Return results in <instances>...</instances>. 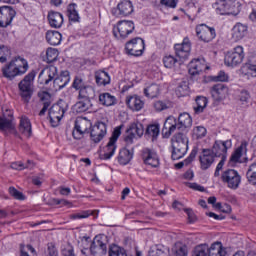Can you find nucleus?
Masks as SVG:
<instances>
[{
    "instance_id": "1",
    "label": "nucleus",
    "mask_w": 256,
    "mask_h": 256,
    "mask_svg": "<svg viewBox=\"0 0 256 256\" xmlns=\"http://www.w3.org/2000/svg\"><path fill=\"white\" fill-rule=\"evenodd\" d=\"M191 125H193V118L187 112L181 113L178 120L174 116H168L164 122L162 133L164 137H171L177 129L184 131V129L191 128Z\"/></svg>"
},
{
    "instance_id": "2",
    "label": "nucleus",
    "mask_w": 256,
    "mask_h": 256,
    "mask_svg": "<svg viewBox=\"0 0 256 256\" xmlns=\"http://www.w3.org/2000/svg\"><path fill=\"white\" fill-rule=\"evenodd\" d=\"M2 77L13 81L15 77H21L29 71V63L21 56L15 57L9 63L5 64L2 69Z\"/></svg>"
},
{
    "instance_id": "3",
    "label": "nucleus",
    "mask_w": 256,
    "mask_h": 256,
    "mask_svg": "<svg viewBox=\"0 0 256 256\" xmlns=\"http://www.w3.org/2000/svg\"><path fill=\"white\" fill-rule=\"evenodd\" d=\"M172 159L179 161L183 159L189 149V138H187V132H178L172 137Z\"/></svg>"
},
{
    "instance_id": "4",
    "label": "nucleus",
    "mask_w": 256,
    "mask_h": 256,
    "mask_svg": "<svg viewBox=\"0 0 256 256\" xmlns=\"http://www.w3.org/2000/svg\"><path fill=\"white\" fill-rule=\"evenodd\" d=\"M35 81V72H29L19 83L18 93L24 103H29L33 97V83Z\"/></svg>"
},
{
    "instance_id": "5",
    "label": "nucleus",
    "mask_w": 256,
    "mask_h": 256,
    "mask_svg": "<svg viewBox=\"0 0 256 256\" xmlns=\"http://www.w3.org/2000/svg\"><path fill=\"white\" fill-rule=\"evenodd\" d=\"M69 109V104L64 100H60L54 104L49 110V119L52 127H57L61 123V119L65 116Z\"/></svg>"
},
{
    "instance_id": "6",
    "label": "nucleus",
    "mask_w": 256,
    "mask_h": 256,
    "mask_svg": "<svg viewBox=\"0 0 256 256\" xmlns=\"http://www.w3.org/2000/svg\"><path fill=\"white\" fill-rule=\"evenodd\" d=\"M135 31V23L131 20H122L113 28V35L116 39H127Z\"/></svg>"
},
{
    "instance_id": "7",
    "label": "nucleus",
    "mask_w": 256,
    "mask_h": 256,
    "mask_svg": "<svg viewBox=\"0 0 256 256\" xmlns=\"http://www.w3.org/2000/svg\"><path fill=\"white\" fill-rule=\"evenodd\" d=\"M245 59L243 46H236L232 51L227 52L224 58V63L227 67H237L241 65Z\"/></svg>"
},
{
    "instance_id": "8",
    "label": "nucleus",
    "mask_w": 256,
    "mask_h": 256,
    "mask_svg": "<svg viewBox=\"0 0 256 256\" xmlns=\"http://www.w3.org/2000/svg\"><path fill=\"white\" fill-rule=\"evenodd\" d=\"M91 121L87 118H78L75 121V126L72 132L74 139H83L87 133H90L92 128Z\"/></svg>"
},
{
    "instance_id": "9",
    "label": "nucleus",
    "mask_w": 256,
    "mask_h": 256,
    "mask_svg": "<svg viewBox=\"0 0 256 256\" xmlns=\"http://www.w3.org/2000/svg\"><path fill=\"white\" fill-rule=\"evenodd\" d=\"M126 53L128 55H133L134 57H141L145 51V40L136 37L126 43L125 46Z\"/></svg>"
},
{
    "instance_id": "10",
    "label": "nucleus",
    "mask_w": 256,
    "mask_h": 256,
    "mask_svg": "<svg viewBox=\"0 0 256 256\" xmlns=\"http://www.w3.org/2000/svg\"><path fill=\"white\" fill-rule=\"evenodd\" d=\"M221 180L229 189H238L241 184V175L236 170L228 169L222 173Z\"/></svg>"
},
{
    "instance_id": "11",
    "label": "nucleus",
    "mask_w": 256,
    "mask_h": 256,
    "mask_svg": "<svg viewBox=\"0 0 256 256\" xmlns=\"http://www.w3.org/2000/svg\"><path fill=\"white\" fill-rule=\"evenodd\" d=\"M121 136V127H117L114 129L113 134L105 147L104 154L101 155V159H111L113 155H115V151H117V140Z\"/></svg>"
},
{
    "instance_id": "12",
    "label": "nucleus",
    "mask_w": 256,
    "mask_h": 256,
    "mask_svg": "<svg viewBox=\"0 0 256 256\" xmlns=\"http://www.w3.org/2000/svg\"><path fill=\"white\" fill-rule=\"evenodd\" d=\"M57 75H59L57 67L54 65L45 67L38 76V83H40V85H51V83H54Z\"/></svg>"
},
{
    "instance_id": "13",
    "label": "nucleus",
    "mask_w": 256,
    "mask_h": 256,
    "mask_svg": "<svg viewBox=\"0 0 256 256\" xmlns=\"http://www.w3.org/2000/svg\"><path fill=\"white\" fill-rule=\"evenodd\" d=\"M196 36L200 41L204 43H209L213 41L215 37H217V33L215 32V28L207 26V24H199L196 26Z\"/></svg>"
},
{
    "instance_id": "14",
    "label": "nucleus",
    "mask_w": 256,
    "mask_h": 256,
    "mask_svg": "<svg viewBox=\"0 0 256 256\" xmlns=\"http://www.w3.org/2000/svg\"><path fill=\"white\" fill-rule=\"evenodd\" d=\"M233 147V142L229 139L226 141L216 140L210 150L215 157H222L225 159L227 157V150Z\"/></svg>"
},
{
    "instance_id": "15",
    "label": "nucleus",
    "mask_w": 256,
    "mask_h": 256,
    "mask_svg": "<svg viewBox=\"0 0 256 256\" xmlns=\"http://www.w3.org/2000/svg\"><path fill=\"white\" fill-rule=\"evenodd\" d=\"M0 131L1 133H14L15 124H13V112L11 110H6L3 112L2 117H0Z\"/></svg>"
},
{
    "instance_id": "16",
    "label": "nucleus",
    "mask_w": 256,
    "mask_h": 256,
    "mask_svg": "<svg viewBox=\"0 0 256 256\" xmlns=\"http://www.w3.org/2000/svg\"><path fill=\"white\" fill-rule=\"evenodd\" d=\"M89 133L90 139L93 143H101V141H103L105 138V135H107V125H105L103 122H99L98 124L92 126Z\"/></svg>"
},
{
    "instance_id": "17",
    "label": "nucleus",
    "mask_w": 256,
    "mask_h": 256,
    "mask_svg": "<svg viewBox=\"0 0 256 256\" xmlns=\"http://www.w3.org/2000/svg\"><path fill=\"white\" fill-rule=\"evenodd\" d=\"M17 13L10 6L0 7V27H9L13 19H15Z\"/></svg>"
},
{
    "instance_id": "18",
    "label": "nucleus",
    "mask_w": 256,
    "mask_h": 256,
    "mask_svg": "<svg viewBox=\"0 0 256 256\" xmlns=\"http://www.w3.org/2000/svg\"><path fill=\"white\" fill-rule=\"evenodd\" d=\"M142 159L144 165H148L152 168L159 167V156L157 155V152L151 148H144L142 150Z\"/></svg>"
},
{
    "instance_id": "19",
    "label": "nucleus",
    "mask_w": 256,
    "mask_h": 256,
    "mask_svg": "<svg viewBox=\"0 0 256 256\" xmlns=\"http://www.w3.org/2000/svg\"><path fill=\"white\" fill-rule=\"evenodd\" d=\"M174 49L176 56L185 61L191 55V42L185 38L181 44H175Z\"/></svg>"
},
{
    "instance_id": "20",
    "label": "nucleus",
    "mask_w": 256,
    "mask_h": 256,
    "mask_svg": "<svg viewBox=\"0 0 256 256\" xmlns=\"http://www.w3.org/2000/svg\"><path fill=\"white\" fill-rule=\"evenodd\" d=\"M90 253L94 256H103L107 254V244L101 240V237L96 236L90 246Z\"/></svg>"
},
{
    "instance_id": "21",
    "label": "nucleus",
    "mask_w": 256,
    "mask_h": 256,
    "mask_svg": "<svg viewBox=\"0 0 256 256\" xmlns=\"http://www.w3.org/2000/svg\"><path fill=\"white\" fill-rule=\"evenodd\" d=\"M188 67H189L188 71L192 76L199 75V73H203L205 69H209L205 62V59L203 58H196L191 60Z\"/></svg>"
},
{
    "instance_id": "22",
    "label": "nucleus",
    "mask_w": 256,
    "mask_h": 256,
    "mask_svg": "<svg viewBox=\"0 0 256 256\" xmlns=\"http://www.w3.org/2000/svg\"><path fill=\"white\" fill-rule=\"evenodd\" d=\"M229 88L225 84H216L211 88V95L214 101H223L227 98Z\"/></svg>"
},
{
    "instance_id": "23",
    "label": "nucleus",
    "mask_w": 256,
    "mask_h": 256,
    "mask_svg": "<svg viewBox=\"0 0 256 256\" xmlns=\"http://www.w3.org/2000/svg\"><path fill=\"white\" fill-rule=\"evenodd\" d=\"M69 81H71V76L69 75V71H64L60 75L57 74L56 79L53 82V89L55 91H61L64 87L69 85Z\"/></svg>"
},
{
    "instance_id": "24",
    "label": "nucleus",
    "mask_w": 256,
    "mask_h": 256,
    "mask_svg": "<svg viewBox=\"0 0 256 256\" xmlns=\"http://www.w3.org/2000/svg\"><path fill=\"white\" fill-rule=\"evenodd\" d=\"M200 159V166L203 171H206V169H209L211 165H213L215 161V156L211 152V149H203L202 154L199 156Z\"/></svg>"
},
{
    "instance_id": "25",
    "label": "nucleus",
    "mask_w": 256,
    "mask_h": 256,
    "mask_svg": "<svg viewBox=\"0 0 256 256\" xmlns=\"http://www.w3.org/2000/svg\"><path fill=\"white\" fill-rule=\"evenodd\" d=\"M214 9L218 15H230V13H233L231 0H217L214 4Z\"/></svg>"
},
{
    "instance_id": "26",
    "label": "nucleus",
    "mask_w": 256,
    "mask_h": 256,
    "mask_svg": "<svg viewBox=\"0 0 256 256\" xmlns=\"http://www.w3.org/2000/svg\"><path fill=\"white\" fill-rule=\"evenodd\" d=\"M126 105L131 109V111H141L145 106V102L137 95L127 96Z\"/></svg>"
},
{
    "instance_id": "27",
    "label": "nucleus",
    "mask_w": 256,
    "mask_h": 256,
    "mask_svg": "<svg viewBox=\"0 0 256 256\" xmlns=\"http://www.w3.org/2000/svg\"><path fill=\"white\" fill-rule=\"evenodd\" d=\"M48 21L50 27L53 29H61L63 27V14L55 11H50L48 13Z\"/></svg>"
},
{
    "instance_id": "28",
    "label": "nucleus",
    "mask_w": 256,
    "mask_h": 256,
    "mask_svg": "<svg viewBox=\"0 0 256 256\" xmlns=\"http://www.w3.org/2000/svg\"><path fill=\"white\" fill-rule=\"evenodd\" d=\"M117 9L119 11V15H122V17H127L133 13V2L130 0H123L117 5Z\"/></svg>"
},
{
    "instance_id": "29",
    "label": "nucleus",
    "mask_w": 256,
    "mask_h": 256,
    "mask_svg": "<svg viewBox=\"0 0 256 256\" xmlns=\"http://www.w3.org/2000/svg\"><path fill=\"white\" fill-rule=\"evenodd\" d=\"M63 39V36L59 33V31L55 30H48L46 32V41L49 43V45H61V41Z\"/></svg>"
},
{
    "instance_id": "30",
    "label": "nucleus",
    "mask_w": 256,
    "mask_h": 256,
    "mask_svg": "<svg viewBox=\"0 0 256 256\" xmlns=\"http://www.w3.org/2000/svg\"><path fill=\"white\" fill-rule=\"evenodd\" d=\"M247 35V27L242 23H237L232 29V37L234 41H241Z\"/></svg>"
},
{
    "instance_id": "31",
    "label": "nucleus",
    "mask_w": 256,
    "mask_h": 256,
    "mask_svg": "<svg viewBox=\"0 0 256 256\" xmlns=\"http://www.w3.org/2000/svg\"><path fill=\"white\" fill-rule=\"evenodd\" d=\"M95 81L99 87H105V85L111 83V77L109 76V73L99 70L95 72Z\"/></svg>"
},
{
    "instance_id": "32",
    "label": "nucleus",
    "mask_w": 256,
    "mask_h": 256,
    "mask_svg": "<svg viewBox=\"0 0 256 256\" xmlns=\"http://www.w3.org/2000/svg\"><path fill=\"white\" fill-rule=\"evenodd\" d=\"M247 145V141H243L241 145L235 150L230 158L232 163H239L241 157L247 153Z\"/></svg>"
},
{
    "instance_id": "33",
    "label": "nucleus",
    "mask_w": 256,
    "mask_h": 256,
    "mask_svg": "<svg viewBox=\"0 0 256 256\" xmlns=\"http://www.w3.org/2000/svg\"><path fill=\"white\" fill-rule=\"evenodd\" d=\"M19 131L24 137H31V121L26 116H22L20 119Z\"/></svg>"
},
{
    "instance_id": "34",
    "label": "nucleus",
    "mask_w": 256,
    "mask_h": 256,
    "mask_svg": "<svg viewBox=\"0 0 256 256\" xmlns=\"http://www.w3.org/2000/svg\"><path fill=\"white\" fill-rule=\"evenodd\" d=\"M91 107H93L91 100L79 99V101L73 106V110L76 111V113H85L86 111H89Z\"/></svg>"
},
{
    "instance_id": "35",
    "label": "nucleus",
    "mask_w": 256,
    "mask_h": 256,
    "mask_svg": "<svg viewBox=\"0 0 256 256\" xmlns=\"http://www.w3.org/2000/svg\"><path fill=\"white\" fill-rule=\"evenodd\" d=\"M132 159H133V152H131L127 148H122L119 151L118 162L120 163V165H127L128 163L131 162Z\"/></svg>"
},
{
    "instance_id": "36",
    "label": "nucleus",
    "mask_w": 256,
    "mask_h": 256,
    "mask_svg": "<svg viewBox=\"0 0 256 256\" xmlns=\"http://www.w3.org/2000/svg\"><path fill=\"white\" fill-rule=\"evenodd\" d=\"M117 103V98L109 93H102L99 95V104L104 107H111Z\"/></svg>"
},
{
    "instance_id": "37",
    "label": "nucleus",
    "mask_w": 256,
    "mask_h": 256,
    "mask_svg": "<svg viewBox=\"0 0 256 256\" xmlns=\"http://www.w3.org/2000/svg\"><path fill=\"white\" fill-rule=\"evenodd\" d=\"M160 93L161 88L157 84H151L144 89V95L148 97V99H155V97H159Z\"/></svg>"
},
{
    "instance_id": "38",
    "label": "nucleus",
    "mask_w": 256,
    "mask_h": 256,
    "mask_svg": "<svg viewBox=\"0 0 256 256\" xmlns=\"http://www.w3.org/2000/svg\"><path fill=\"white\" fill-rule=\"evenodd\" d=\"M95 97V88L91 85H87L79 91L78 99L91 100Z\"/></svg>"
},
{
    "instance_id": "39",
    "label": "nucleus",
    "mask_w": 256,
    "mask_h": 256,
    "mask_svg": "<svg viewBox=\"0 0 256 256\" xmlns=\"http://www.w3.org/2000/svg\"><path fill=\"white\" fill-rule=\"evenodd\" d=\"M227 249L223 247L221 242H215L211 245L210 256H225Z\"/></svg>"
},
{
    "instance_id": "40",
    "label": "nucleus",
    "mask_w": 256,
    "mask_h": 256,
    "mask_svg": "<svg viewBox=\"0 0 256 256\" xmlns=\"http://www.w3.org/2000/svg\"><path fill=\"white\" fill-rule=\"evenodd\" d=\"M192 256H211V246L207 244L197 245L192 253Z\"/></svg>"
},
{
    "instance_id": "41",
    "label": "nucleus",
    "mask_w": 256,
    "mask_h": 256,
    "mask_svg": "<svg viewBox=\"0 0 256 256\" xmlns=\"http://www.w3.org/2000/svg\"><path fill=\"white\" fill-rule=\"evenodd\" d=\"M196 106H194L195 113H203L205 111V108L207 107V104L209 103V100H207V97L205 96H198L195 99Z\"/></svg>"
},
{
    "instance_id": "42",
    "label": "nucleus",
    "mask_w": 256,
    "mask_h": 256,
    "mask_svg": "<svg viewBox=\"0 0 256 256\" xmlns=\"http://www.w3.org/2000/svg\"><path fill=\"white\" fill-rule=\"evenodd\" d=\"M69 21L73 23H79L81 17H79V12H77V4L72 3L67 8Z\"/></svg>"
},
{
    "instance_id": "43",
    "label": "nucleus",
    "mask_w": 256,
    "mask_h": 256,
    "mask_svg": "<svg viewBox=\"0 0 256 256\" xmlns=\"http://www.w3.org/2000/svg\"><path fill=\"white\" fill-rule=\"evenodd\" d=\"M246 179L250 185H256V162L248 167L246 171Z\"/></svg>"
},
{
    "instance_id": "44",
    "label": "nucleus",
    "mask_w": 256,
    "mask_h": 256,
    "mask_svg": "<svg viewBox=\"0 0 256 256\" xmlns=\"http://www.w3.org/2000/svg\"><path fill=\"white\" fill-rule=\"evenodd\" d=\"M159 133H160L159 124H150L146 129L145 135H147V137L152 138V141H155V139L159 137Z\"/></svg>"
},
{
    "instance_id": "45",
    "label": "nucleus",
    "mask_w": 256,
    "mask_h": 256,
    "mask_svg": "<svg viewBox=\"0 0 256 256\" xmlns=\"http://www.w3.org/2000/svg\"><path fill=\"white\" fill-rule=\"evenodd\" d=\"M129 130L132 131L136 137H143V134L145 133V128L141 122L132 123Z\"/></svg>"
},
{
    "instance_id": "46",
    "label": "nucleus",
    "mask_w": 256,
    "mask_h": 256,
    "mask_svg": "<svg viewBox=\"0 0 256 256\" xmlns=\"http://www.w3.org/2000/svg\"><path fill=\"white\" fill-rule=\"evenodd\" d=\"M109 256H127V251L119 245L112 244L109 248Z\"/></svg>"
},
{
    "instance_id": "47",
    "label": "nucleus",
    "mask_w": 256,
    "mask_h": 256,
    "mask_svg": "<svg viewBox=\"0 0 256 256\" xmlns=\"http://www.w3.org/2000/svg\"><path fill=\"white\" fill-rule=\"evenodd\" d=\"M59 57V50L56 48H48L46 50V61L47 63H53L57 61V58Z\"/></svg>"
},
{
    "instance_id": "48",
    "label": "nucleus",
    "mask_w": 256,
    "mask_h": 256,
    "mask_svg": "<svg viewBox=\"0 0 256 256\" xmlns=\"http://www.w3.org/2000/svg\"><path fill=\"white\" fill-rule=\"evenodd\" d=\"M173 256H187L189 250L186 245H179L172 248Z\"/></svg>"
},
{
    "instance_id": "49",
    "label": "nucleus",
    "mask_w": 256,
    "mask_h": 256,
    "mask_svg": "<svg viewBox=\"0 0 256 256\" xmlns=\"http://www.w3.org/2000/svg\"><path fill=\"white\" fill-rule=\"evenodd\" d=\"M87 86V84L85 83V80H83V78L77 76L75 77L72 87L74 89H76V91H81L82 89H84Z\"/></svg>"
},
{
    "instance_id": "50",
    "label": "nucleus",
    "mask_w": 256,
    "mask_h": 256,
    "mask_svg": "<svg viewBox=\"0 0 256 256\" xmlns=\"http://www.w3.org/2000/svg\"><path fill=\"white\" fill-rule=\"evenodd\" d=\"M163 63L167 69H173V67H175V63H177V59L171 55H168L163 58Z\"/></svg>"
},
{
    "instance_id": "51",
    "label": "nucleus",
    "mask_w": 256,
    "mask_h": 256,
    "mask_svg": "<svg viewBox=\"0 0 256 256\" xmlns=\"http://www.w3.org/2000/svg\"><path fill=\"white\" fill-rule=\"evenodd\" d=\"M148 256H165V251L159 248V246H152L148 252Z\"/></svg>"
},
{
    "instance_id": "52",
    "label": "nucleus",
    "mask_w": 256,
    "mask_h": 256,
    "mask_svg": "<svg viewBox=\"0 0 256 256\" xmlns=\"http://www.w3.org/2000/svg\"><path fill=\"white\" fill-rule=\"evenodd\" d=\"M9 193L14 199H18L19 201H23L25 199V196L23 193L18 191L15 187H10L9 188Z\"/></svg>"
},
{
    "instance_id": "53",
    "label": "nucleus",
    "mask_w": 256,
    "mask_h": 256,
    "mask_svg": "<svg viewBox=\"0 0 256 256\" xmlns=\"http://www.w3.org/2000/svg\"><path fill=\"white\" fill-rule=\"evenodd\" d=\"M193 133L196 135L197 139H202V137L207 135V129H205L203 126H198L194 128Z\"/></svg>"
},
{
    "instance_id": "54",
    "label": "nucleus",
    "mask_w": 256,
    "mask_h": 256,
    "mask_svg": "<svg viewBox=\"0 0 256 256\" xmlns=\"http://www.w3.org/2000/svg\"><path fill=\"white\" fill-rule=\"evenodd\" d=\"M212 81L225 83L229 81V75L224 71H220L217 76H214Z\"/></svg>"
},
{
    "instance_id": "55",
    "label": "nucleus",
    "mask_w": 256,
    "mask_h": 256,
    "mask_svg": "<svg viewBox=\"0 0 256 256\" xmlns=\"http://www.w3.org/2000/svg\"><path fill=\"white\" fill-rule=\"evenodd\" d=\"M187 93H189V87L185 84L178 86L176 89V95H178V97H185Z\"/></svg>"
},
{
    "instance_id": "56",
    "label": "nucleus",
    "mask_w": 256,
    "mask_h": 256,
    "mask_svg": "<svg viewBox=\"0 0 256 256\" xmlns=\"http://www.w3.org/2000/svg\"><path fill=\"white\" fill-rule=\"evenodd\" d=\"M246 66L250 75H252V77H256V60L253 61V59H250Z\"/></svg>"
},
{
    "instance_id": "57",
    "label": "nucleus",
    "mask_w": 256,
    "mask_h": 256,
    "mask_svg": "<svg viewBox=\"0 0 256 256\" xmlns=\"http://www.w3.org/2000/svg\"><path fill=\"white\" fill-rule=\"evenodd\" d=\"M153 106L155 111H158V112L165 111V109H168L167 104L161 100L154 102Z\"/></svg>"
},
{
    "instance_id": "58",
    "label": "nucleus",
    "mask_w": 256,
    "mask_h": 256,
    "mask_svg": "<svg viewBox=\"0 0 256 256\" xmlns=\"http://www.w3.org/2000/svg\"><path fill=\"white\" fill-rule=\"evenodd\" d=\"M62 255L63 256H75V252L73 250V246H71V244L66 245L62 249Z\"/></svg>"
},
{
    "instance_id": "59",
    "label": "nucleus",
    "mask_w": 256,
    "mask_h": 256,
    "mask_svg": "<svg viewBox=\"0 0 256 256\" xmlns=\"http://www.w3.org/2000/svg\"><path fill=\"white\" fill-rule=\"evenodd\" d=\"M250 99H251V95L249 94V92H247V90L240 92L239 100L242 103H248Z\"/></svg>"
},
{
    "instance_id": "60",
    "label": "nucleus",
    "mask_w": 256,
    "mask_h": 256,
    "mask_svg": "<svg viewBox=\"0 0 256 256\" xmlns=\"http://www.w3.org/2000/svg\"><path fill=\"white\" fill-rule=\"evenodd\" d=\"M127 135L125 137V142L127 145H132L133 141L137 137L130 129L127 130Z\"/></svg>"
},
{
    "instance_id": "61",
    "label": "nucleus",
    "mask_w": 256,
    "mask_h": 256,
    "mask_svg": "<svg viewBox=\"0 0 256 256\" xmlns=\"http://www.w3.org/2000/svg\"><path fill=\"white\" fill-rule=\"evenodd\" d=\"M161 4L165 5V7H171V9H175V7H177V0H161Z\"/></svg>"
},
{
    "instance_id": "62",
    "label": "nucleus",
    "mask_w": 256,
    "mask_h": 256,
    "mask_svg": "<svg viewBox=\"0 0 256 256\" xmlns=\"http://www.w3.org/2000/svg\"><path fill=\"white\" fill-rule=\"evenodd\" d=\"M47 256H59V252H57V248L53 244L48 245V255Z\"/></svg>"
},
{
    "instance_id": "63",
    "label": "nucleus",
    "mask_w": 256,
    "mask_h": 256,
    "mask_svg": "<svg viewBox=\"0 0 256 256\" xmlns=\"http://www.w3.org/2000/svg\"><path fill=\"white\" fill-rule=\"evenodd\" d=\"M185 213L187 214L190 223H195L197 217L195 216V213H193V210L185 209Z\"/></svg>"
},
{
    "instance_id": "64",
    "label": "nucleus",
    "mask_w": 256,
    "mask_h": 256,
    "mask_svg": "<svg viewBox=\"0 0 256 256\" xmlns=\"http://www.w3.org/2000/svg\"><path fill=\"white\" fill-rule=\"evenodd\" d=\"M11 168L16 169V171H23V169H25V164H23V162H13Z\"/></svg>"
}]
</instances>
